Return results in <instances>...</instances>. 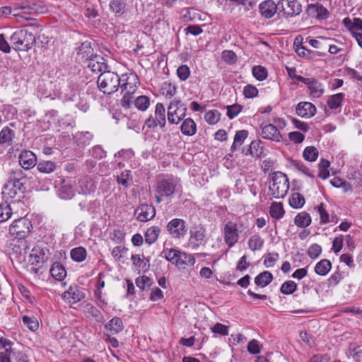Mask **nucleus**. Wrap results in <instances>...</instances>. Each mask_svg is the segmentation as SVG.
Listing matches in <instances>:
<instances>
[{"label":"nucleus","mask_w":362,"mask_h":362,"mask_svg":"<svg viewBox=\"0 0 362 362\" xmlns=\"http://www.w3.org/2000/svg\"><path fill=\"white\" fill-rule=\"evenodd\" d=\"M179 261L177 266L180 268H185L186 267H192L195 263V259L190 254L180 252L179 255Z\"/></svg>","instance_id":"nucleus-36"},{"label":"nucleus","mask_w":362,"mask_h":362,"mask_svg":"<svg viewBox=\"0 0 362 362\" xmlns=\"http://www.w3.org/2000/svg\"><path fill=\"white\" fill-rule=\"evenodd\" d=\"M221 114L216 110H211L208 111L204 116L205 120L209 124H215L220 119Z\"/></svg>","instance_id":"nucleus-52"},{"label":"nucleus","mask_w":362,"mask_h":362,"mask_svg":"<svg viewBox=\"0 0 362 362\" xmlns=\"http://www.w3.org/2000/svg\"><path fill=\"white\" fill-rule=\"evenodd\" d=\"M74 189L70 182L63 180L59 189V195L62 199H70L74 196Z\"/></svg>","instance_id":"nucleus-26"},{"label":"nucleus","mask_w":362,"mask_h":362,"mask_svg":"<svg viewBox=\"0 0 362 362\" xmlns=\"http://www.w3.org/2000/svg\"><path fill=\"white\" fill-rule=\"evenodd\" d=\"M321 252H322L321 246L317 244H315V243L311 245L308 247V251H307L308 255L311 259H315V258L318 257L320 255Z\"/></svg>","instance_id":"nucleus-61"},{"label":"nucleus","mask_w":362,"mask_h":362,"mask_svg":"<svg viewBox=\"0 0 362 362\" xmlns=\"http://www.w3.org/2000/svg\"><path fill=\"white\" fill-rule=\"evenodd\" d=\"M294 78L308 86L310 95L313 98H319L324 93L323 85L314 78H305L300 75H295Z\"/></svg>","instance_id":"nucleus-10"},{"label":"nucleus","mask_w":362,"mask_h":362,"mask_svg":"<svg viewBox=\"0 0 362 362\" xmlns=\"http://www.w3.org/2000/svg\"><path fill=\"white\" fill-rule=\"evenodd\" d=\"M62 298L71 304H74L84 298V293L77 286H70L62 293Z\"/></svg>","instance_id":"nucleus-18"},{"label":"nucleus","mask_w":362,"mask_h":362,"mask_svg":"<svg viewBox=\"0 0 362 362\" xmlns=\"http://www.w3.org/2000/svg\"><path fill=\"white\" fill-rule=\"evenodd\" d=\"M289 189V182L286 174L276 171L270 175L271 194L276 199L284 198Z\"/></svg>","instance_id":"nucleus-3"},{"label":"nucleus","mask_w":362,"mask_h":362,"mask_svg":"<svg viewBox=\"0 0 362 362\" xmlns=\"http://www.w3.org/2000/svg\"><path fill=\"white\" fill-rule=\"evenodd\" d=\"M131 179L129 170H124L122 172L120 175L117 176V180L119 184H121L124 187L127 188L129 186L128 181Z\"/></svg>","instance_id":"nucleus-63"},{"label":"nucleus","mask_w":362,"mask_h":362,"mask_svg":"<svg viewBox=\"0 0 362 362\" xmlns=\"http://www.w3.org/2000/svg\"><path fill=\"white\" fill-rule=\"evenodd\" d=\"M154 188L156 202L160 204L163 198L172 197L175 192L181 189L182 186L179 178L168 176L158 180Z\"/></svg>","instance_id":"nucleus-1"},{"label":"nucleus","mask_w":362,"mask_h":362,"mask_svg":"<svg viewBox=\"0 0 362 362\" xmlns=\"http://www.w3.org/2000/svg\"><path fill=\"white\" fill-rule=\"evenodd\" d=\"M121 81H124V79H121ZM138 83L139 78L137 76L136 74H131L127 76L125 82L121 85L122 90V92L127 91V93H134Z\"/></svg>","instance_id":"nucleus-23"},{"label":"nucleus","mask_w":362,"mask_h":362,"mask_svg":"<svg viewBox=\"0 0 362 362\" xmlns=\"http://www.w3.org/2000/svg\"><path fill=\"white\" fill-rule=\"evenodd\" d=\"M36 165L38 171L42 173H51L54 172L57 168L56 163L50 160H42Z\"/></svg>","instance_id":"nucleus-40"},{"label":"nucleus","mask_w":362,"mask_h":362,"mask_svg":"<svg viewBox=\"0 0 362 362\" xmlns=\"http://www.w3.org/2000/svg\"><path fill=\"white\" fill-rule=\"evenodd\" d=\"M50 274L55 279L62 281L66 276V271L61 263L56 262L50 269Z\"/></svg>","instance_id":"nucleus-32"},{"label":"nucleus","mask_w":362,"mask_h":362,"mask_svg":"<svg viewBox=\"0 0 362 362\" xmlns=\"http://www.w3.org/2000/svg\"><path fill=\"white\" fill-rule=\"evenodd\" d=\"M131 259L133 264L139 272H145L148 269L149 259L144 258V255H142L141 258L140 255H132Z\"/></svg>","instance_id":"nucleus-30"},{"label":"nucleus","mask_w":362,"mask_h":362,"mask_svg":"<svg viewBox=\"0 0 362 362\" xmlns=\"http://www.w3.org/2000/svg\"><path fill=\"white\" fill-rule=\"evenodd\" d=\"M161 94L167 98H172L176 93L177 88L173 83L165 81L160 88Z\"/></svg>","instance_id":"nucleus-43"},{"label":"nucleus","mask_w":362,"mask_h":362,"mask_svg":"<svg viewBox=\"0 0 362 362\" xmlns=\"http://www.w3.org/2000/svg\"><path fill=\"white\" fill-rule=\"evenodd\" d=\"M181 251L171 248V249H165L162 252V255L170 262L175 264L177 265L179 261V255Z\"/></svg>","instance_id":"nucleus-39"},{"label":"nucleus","mask_w":362,"mask_h":362,"mask_svg":"<svg viewBox=\"0 0 362 362\" xmlns=\"http://www.w3.org/2000/svg\"><path fill=\"white\" fill-rule=\"evenodd\" d=\"M105 328L110 334H115L121 332L123 329V323L119 317H113L105 325Z\"/></svg>","instance_id":"nucleus-33"},{"label":"nucleus","mask_w":362,"mask_h":362,"mask_svg":"<svg viewBox=\"0 0 362 362\" xmlns=\"http://www.w3.org/2000/svg\"><path fill=\"white\" fill-rule=\"evenodd\" d=\"M344 98V94L342 93H337L329 96L327 103L328 107L332 110H334L341 107Z\"/></svg>","instance_id":"nucleus-42"},{"label":"nucleus","mask_w":362,"mask_h":362,"mask_svg":"<svg viewBox=\"0 0 362 362\" xmlns=\"http://www.w3.org/2000/svg\"><path fill=\"white\" fill-rule=\"evenodd\" d=\"M145 124L150 129H153L158 126L163 128L165 126V109L162 103L156 104L154 115H150L146 120Z\"/></svg>","instance_id":"nucleus-8"},{"label":"nucleus","mask_w":362,"mask_h":362,"mask_svg":"<svg viewBox=\"0 0 362 362\" xmlns=\"http://www.w3.org/2000/svg\"><path fill=\"white\" fill-rule=\"evenodd\" d=\"M32 13L43 14L49 11L47 6L42 1L32 3Z\"/></svg>","instance_id":"nucleus-58"},{"label":"nucleus","mask_w":362,"mask_h":362,"mask_svg":"<svg viewBox=\"0 0 362 362\" xmlns=\"http://www.w3.org/2000/svg\"><path fill=\"white\" fill-rule=\"evenodd\" d=\"M71 257L76 262H82L86 259L87 252L83 247H77L71 250Z\"/></svg>","instance_id":"nucleus-41"},{"label":"nucleus","mask_w":362,"mask_h":362,"mask_svg":"<svg viewBox=\"0 0 362 362\" xmlns=\"http://www.w3.org/2000/svg\"><path fill=\"white\" fill-rule=\"evenodd\" d=\"M285 211L283 204L281 202H273L270 206L269 214L272 218L280 219L283 217Z\"/></svg>","instance_id":"nucleus-45"},{"label":"nucleus","mask_w":362,"mask_h":362,"mask_svg":"<svg viewBox=\"0 0 362 362\" xmlns=\"http://www.w3.org/2000/svg\"><path fill=\"white\" fill-rule=\"evenodd\" d=\"M160 233V229L158 226H154L148 228L144 235L146 243L148 245L154 243L157 240Z\"/></svg>","instance_id":"nucleus-34"},{"label":"nucleus","mask_w":362,"mask_h":362,"mask_svg":"<svg viewBox=\"0 0 362 362\" xmlns=\"http://www.w3.org/2000/svg\"><path fill=\"white\" fill-rule=\"evenodd\" d=\"M259 9L262 16L271 18L279 11L278 3L275 4L273 0H266L259 4Z\"/></svg>","instance_id":"nucleus-20"},{"label":"nucleus","mask_w":362,"mask_h":362,"mask_svg":"<svg viewBox=\"0 0 362 362\" xmlns=\"http://www.w3.org/2000/svg\"><path fill=\"white\" fill-rule=\"evenodd\" d=\"M332 268V263L327 259H323L318 262L315 267V272L320 276H325Z\"/></svg>","instance_id":"nucleus-35"},{"label":"nucleus","mask_w":362,"mask_h":362,"mask_svg":"<svg viewBox=\"0 0 362 362\" xmlns=\"http://www.w3.org/2000/svg\"><path fill=\"white\" fill-rule=\"evenodd\" d=\"M31 222L25 218L15 220L9 227L11 236L17 239H24L30 233Z\"/></svg>","instance_id":"nucleus-5"},{"label":"nucleus","mask_w":362,"mask_h":362,"mask_svg":"<svg viewBox=\"0 0 362 362\" xmlns=\"http://www.w3.org/2000/svg\"><path fill=\"white\" fill-rule=\"evenodd\" d=\"M23 322L32 331H35L38 328V322L35 317L24 315L23 317Z\"/></svg>","instance_id":"nucleus-56"},{"label":"nucleus","mask_w":362,"mask_h":362,"mask_svg":"<svg viewBox=\"0 0 362 362\" xmlns=\"http://www.w3.org/2000/svg\"><path fill=\"white\" fill-rule=\"evenodd\" d=\"M243 95L246 98H253L257 96L258 90L253 85L248 84L244 87Z\"/></svg>","instance_id":"nucleus-62"},{"label":"nucleus","mask_w":362,"mask_h":362,"mask_svg":"<svg viewBox=\"0 0 362 362\" xmlns=\"http://www.w3.org/2000/svg\"><path fill=\"white\" fill-rule=\"evenodd\" d=\"M187 107L180 100H173L168 107V119L170 124H177L186 115Z\"/></svg>","instance_id":"nucleus-6"},{"label":"nucleus","mask_w":362,"mask_h":362,"mask_svg":"<svg viewBox=\"0 0 362 362\" xmlns=\"http://www.w3.org/2000/svg\"><path fill=\"white\" fill-rule=\"evenodd\" d=\"M297 288V284L293 281H285L280 288V291L283 294L289 295L293 293Z\"/></svg>","instance_id":"nucleus-53"},{"label":"nucleus","mask_w":362,"mask_h":362,"mask_svg":"<svg viewBox=\"0 0 362 362\" xmlns=\"http://www.w3.org/2000/svg\"><path fill=\"white\" fill-rule=\"evenodd\" d=\"M223 60L229 64H234L237 62V56L232 50H224L222 52Z\"/></svg>","instance_id":"nucleus-54"},{"label":"nucleus","mask_w":362,"mask_h":362,"mask_svg":"<svg viewBox=\"0 0 362 362\" xmlns=\"http://www.w3.org/2000/svg\"><path fill=\"white\" fill-rule=\"evenodd\" d=\"M121 78L117 74L107 71L101 73L98 78V87L105 94L115 93L120 86Z\"/></svg>","instance_id":"nucleus-4"},{"label":"nucleus","mask_w":362,"mask_h":362,"mask_svg":"<svg viewBox=\"0 0 362 362\" xmlns=\"http://www.w3.org/2000/svg\"><path fill=\"white\" fill-rule=\"evenodd\" d=\"M19 163L25 170L33 168L37 164V157L31 151L25 150L18 156Z\"/></svg>","instance_id":"nucleus-16"},{"label":"nucleus","mask_w":362,"mask_h":362,"mask_svg":"<svg viewBox=\"0 0 362 362\" xmlns=\"http://www.w3.org/2000/svg\"><path fill=\"white\" fill-rule=\"evenodd\" d=\"M3 197L7 201L9 199H13L14 202L19 201L22 197V194L16 189L12 187L11 184H6L2 192Z\"/></svg>","instance_id":"nucleus-29"},{"label":"nucleus","mask_w":362,"mask_h":362,"mask_svg":"<svg viewBox=\"0 0 362 362\" xmlns=\"http://www.w3.org/2000/svg\"><path fill=\"white\" fill-rule=\"evenodd\" d=\"M110 9L116 16H121L124 13L125 4L122 0H112L110 3Z\"/></svg>","instance_id":"nucleus-47"},{"label":"nucleus","mask_w":362,"mask_h":362,"mask_svg":"<svg viewBox=\"0 0 362 362\" xmlns=\"http://www.w3.org/2000/svg\"><path fill=\"white\" fill-rule=\"evenodd\" d=\"M261 132L259 134L264 139L272 140L276 142L281 141L282 135L278 127L272 124H264L260 126Z\"/></svg>","instance_id":"nucleus-12"},{"label":"nucleus","mask_w":362,"mask_h":362,"mask_svg":"<svg viewBox=\"0 0 362 362\" xmlns=\"http://www.w3.org/2000/svg\"><path fill=\"white\" fill-rule=\"evenodd\" d=\"M79 193L88 194L93 193L96 189V185L92 178L84 176L78 180Z\"/></svg>","instance_id":"nucleus-22"},{"label":"nucleus","mask_w":362,"mask_h":362,"mask_svg":"<svg viewBox=\"0 0 362 362\" xmlns=\"http://www.w3.org/2000/svg\"><path fill=\"white\" fill-rule=\"evenodd\" d=\"M177 75L181 81H186L189 75L190 70L187 65H181L177 69Z\"/></svg>","instance_id":"nucleus-60"},{"label":"nucleus","mask_w":362,"mask_h":362,"mask_svg":"<svg viewBox=\"0 0 362 362\" xmlns=\"http://www.w3.org/2000/svg\"><path fill=\"white\" fill-rule=\"evenodd\" d=\"M12 209L7 202L0 204V222H5L11 218Z\"/></svg>","instance_id":"nucleus-48"},{"label":"nucleus","mask_w":362,"mask_h":362,"mask_svg":"<svg viewBox=\"0 0 362 362\" xmlns=\"http://www.w3.org/2000/svg\"><path fill=\"white\" fill-rule=\"evenodd\" d=\"M92 72H104L107 71V64L106 60L100 55H94L85 63Z\"/></svg>","instance_id":"nucleus-15"},{"label":"nucleus","mask_w":362,"mask_h":362,"mask_svg":"<svg viewBox=\"0 0 362 362\" xmlns=\"http://www.w3.org/2000/svg\"><path fill=\"white\" fill-rule=\"evenodd\" d=\"M278 8L285 18L293 17L302 12V6L297 0H280Z\"/></svg>","instance_id":"nucleus-7"},{"label":"nucleus","mask_w":362,"mask_h":362,"mask_svg":"<svg viewBox=\"0 0 362 362\" xmlns=\"http://www.w3.org/2000/svg\"><path fill=\"white\" fill-rule=\"evenodd\" d=\"M94 55H96V54H94L90 42L86 41L78 47L77 58L81 63L84 64L86 61L94 57Z\"/></svg>","instance_id":"nucleus-21"},{"label":"nucleus","mask_w":362,"mask_h":362,"mask_svg":"<svg viewBox=\"0 0 362 362\" xmlns=\"http://www.w3.org/2000/svg\"><path fill=\"white\" fill-rule=\"evenodd\" d=\"M279 259V254L274 253H268L264 259V264L267 268L272 267L275 265L276 262Z\"/></svg>","instance_id":"nucleus-55"},{"label":"nucleus","mask_w":362,"mask_h":362,"mask_svg":"<svg viewBox=\"0 0 362 362\" xmlns=\"http://www.w3.org/2000/svg\"><path fill=\"white\" fill-rule=\"evenodd\" d=\"M206 230L201 226H194L190 230L189 244L197 248L205 243Z\"/></svg>","instance_id":"nucleus-14"},{"label":"nucleus","mask_w":362,"mask_h":362,"mask_svg":"<svg viewBox=\"0 0 362 362\" xmlns=\"http://www.w3.org/2000/svg\"><path fill=\"white\" fill-rule=\"evenodd\" d=\"M253 76L258 81H262L267 78L268 72L265 67L255 66L252 69Z\"/></svg>","instance_id":"nucleus-50"},{"label":"nucleus","mask_w":362,"mask_h":362,"mask_svg":"<svg viewBox=\"0 0 362 362\" xmlns=\"http://www.w3.org/2000/svg\"><path fill=\"white\" fill-rule=\"evenodd\" d=\"M308 16L317 19H327L329 13L327 9L319 4H309L307 8Z\"/></svg>","instance_id":"nucleus-17"},{"label":"nucleus","mask_w":362,"mask_h":362,"mask_svg":"<svg viewBox=\"0 0 362 362\" xmlns=\"http://www.w3.org/2000/svg\"><path fill=\"white\" fill-rule=\"evenodd\" d=\"M344 236L339 235L332 241V250L335 254H338L343 247Z\"/></svg>","instance_id":"nucleus-64"},{"label":"nucleus","mask_w":362,"mask_h":362,"mask_svg":"<svg viewBox=\"0 0 362 362\" xmlns=\"http://www.w3.org/2000/svg\"><path fill=\"white\" fill-rule=\"evenodd\" d=\"M45 252L40 246H35L29 255L31 264H45Z\"/></svg>","instance_id":"nucleus-24"},{"label":"nucleus","mask_w":362,"mask_h":362,"mask_svg":"<svg viewBox=\"0 0 362 362\" xmlns=\"http://www.w3.org/2000/svg\"><path fill=\"white\" fill-rule=\"evenodd\" d=\"M303 156L305 160L313 162L315 161L318 157V151L313 146H308L304 149Z\"/></svg>","instance_id":"nucleus-49"},{"label":"nucleus","mask_w":362,"mask_h":362,"mask_svg":"<svg viewBox=\"0 0 362 362\" xmlns=\"http://www.w3.org/2000/svg\"><path fill=\"white\" fill-rule=\"evenodd\" d=\"M14 132L8 127H4L0 132V144L4 146H11Z\"/></svg>","instance_id":"nucleus-28"},{"label":"nucleus","mask_w":362,"mask_h":362,"mask_svg":"<svg viewBox=\"0 0 362 362\" xmlns=\"http://www.w3.org/2000/svg\"><path fill=\"white\" fill-rule=\"evenodd\" d=\"M13 48L17 51H28L36 42L33 33L28 29L16 30L10 37Z\"/></svg>","instance_id":"nucleus-2"},{"label":"nucleus","mask_w":362,"mask_h":362,"mask_svg":"<svg viewBox=\"0 0 362 362\" xmlns=\"http://www.w3.org/2000/svg\"><path fill=\"white\" fill-rule=\"evenodd\" d=\"M134 105L138 110L145 111L150 105V99L146 95H140L135 100Z\"/></svg>","instance_id":"nucleus-51"},{"label":"nucleus","mask_w":362,"mask_h":362,"mask_svg":"<svg viewBox=\"0 0 362 362\" xmlns=\"http://www.w3.org/2000/svg\"><path fill=\"white\" fill-rule=\"evenodd\" d=\"M296 112L301 117L310 118L316 113V107L310 102H300L297 105Z\"/></svg>","instance_id":"nucleus-19"},{"label":"nucleus","mask_w":362,"mask_h":362,"mask_svg":"<svg viewBox=\"0 0 362 362\" xmlns=\"http://www.w3.org/2000/svg\"><path fill=\"white\" fill-rule=\"evenodd\" d=\"M263 153V142L260 140L252 141L245 152L246 156L251 155L255 157H261Z\"/></svg>","instance_id":"nucleus-25"},{"label":"nucleus","mask_w":362,"mask_h":362,"mask_svg":"<svg viewBox=\"0 0 362 362\" xmlns=\"http://www.w3.org/2000/svg\"><path fill=\"white\" fill-rule=\"evenodd\" d=\"M274 277L271 272L268 271H264L261 273H259L255 278V284L257 286L260 287H265L267 285H269L273 280Z\"/></svg>","instance_id":"nucleus-31"},{"label":"nucleus","mask_w":362,"mask_h":362,"mask_svg":"<svg viewBox=\"0 0 362 362\" xmlns=\"http://www.w3.org/2000/svg\"><path fill=\"white\" fill-rule=\"evenodd\" d=\"M263 245V239L257 234L252 235L248 240L249 248L253 251L260 250Z\"/></svg>","instance_id":"nucleus-46"},{"label":"nucleus","mask_w":362,"mask_h":362,"mask_svg":"<svg viewBox=\"0 0 362 362\" xmlns=\"http://www.w3.org/2000/svg\"><path fill=\"white\" fill-rule=\"evenodd\" d=\"M247 136L248 132L247 130L238 131L235 134L234 141L230 150L235 151L238 147H240L243 144Z\"/></svg>","instance_id":"nucleus-38"},{"label":"nucleus","mask_w":362,"mask_h":362,"mask_svg":"<svg viewBox=\"0 0 362 362\" xmlns=\"http://www.w3.org/2000/svg\"><path fill=\"white\" fill-rule=\"evenodd\" d=\"M305 202L304 197L298 192L293 193L289 198V204L293 209H300L303 207Z\"/></svg>","instance_id":"nucleus-44"},{"label":"nucleus","mask_w":362,"mask_h":362,"mask_svg":"<svg viewBox=\"0 0 362 362\" xmlns=\"http://www.w3.org/2000/svg\"><path fill=\"white\" fill-rule=\"evenodd\" d=\"M136 219L141 222H146L156 216V209L153 205L142 204L134 211Z\"/></svg>","instance_id":"nucleus-13"},{"label":"nucleus","mask_w":362,"mask_h":362,"mask_svg":"<svg viewBox=\"0 0 362 362\" xmlns=\"http://www.w3.org/2000/svg\"><path fill=\"white\" fill-rule=\"evenodd\" d=\"M180 130L184 135L193 136L197 132V124L192 118H187L182 122Z\"/></svg>","instance_id":"nucleus-27"},{"label":"nucleus","mask_w":362,"mask_h":362,"mask_svg":"<svg viewBox=\"0 0 362 362\" xmlns=\"http://www.w3.org/2000/svg\"><path fill=\"white\" fill-rule=\"evenodd\" d=\"M315 209L317 210L320 216V223L325 224L329 222V216L327 211L324 208L323 203H321L320 205L317 206Z\"/></svg>","instance_id":"nucleus-59"},{"label":"nucleus","mask_w":362,"mask_h":362,"mask_svg":"<svg viewBox=\"0 0 362 362\" xmlns=\"http://www.w3.org/2000/svg\"><path fill=\"white\" fill-rule=\"evenodd\" d=\"M239 232L242 230H238V223L233 221H228L223 228V238L225 243L228 247H233L238 242L239 238Z\"/></svg>","instance_id":"nucleus-9"},{"label":"nucleus","mask_w":362,"mask_h":362,"mask_svg":"<svg viewBox=\"0 0 362 362\" xmlns=\"http://www.w3.org/2000/svg\"><path fill=\"white\" fill-rule=\"evenodd\" d=\"M227 108V116L230 119H233L242 110L243 107L238 104H234L232 105H228Z\"/></svg>","instance_id":"nucleus-57"},{"label":"nucleus","mask_w":362,"mask_h":362,"mask_svg":"<svg viewBox=\"0 0 362 362\" xmlns=\"http://www.w3.org/2000/svg\"><path fill=\"white\" fill-rule=\"evenodd\" d=\"M167 230L170 235L174 238H180L185 235L187 228L184 220L174 218L167 225Z\"/></svg>","instance_id":"nucleus-11"},{"label":"nucleus","mask_w":362,"mask_h":362,"mask_svg":"<svg viewBox=\"0 0 362 362\" xmlns=\"http://www.w3.org/2000/svg\"><path fill=\"white\" fill-rule=\"evenodd\" d=\"M294 223L298 227L305 228L311 223V217L305 211H302L295 217Z\"/></svg>","instance_id":"nucleus-37"}]
</instances>
